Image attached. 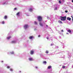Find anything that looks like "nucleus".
<instances>
[{
	"mask_svg": "<svg viewBox=\"0 0 73 73\" xmlns=\"http://www.w3.org/2000/svg\"><path fill=\"white\" fill-rule=\"evenodd\" d=\"M11 37V36H9V37L7 38L8 39V40H9V39Z\"/></svg>",
	"mask_w": 73,
	"mask_h": 73,
	"instance_id": "obj_17",
	"label": "nucleus"
},
{
	"mask_svg": "<svg viewBox=\"0 0 73 73\" xmlns=\"http://www.w3.org/2000/svg\"><path fill=\"white\" fill-rule=\"evenodd\" d=\"M46 53H47V54H48V53H49V52H48V51L47 50V51H46Z\"/></svg>",
	"mask_w": 73,
	"mask_h": 73,
	"instance_id": "obj_18",
	"label": "nucleus"
},
{
	"mask_svg": "<svg viewBox=\"0 0 73 73\" xmlns=\"http://www.w3.org/2000/svg\"><path fill=\"white\" fill-rule=\"evenodd\" d=\"M51 46H52V45H53V44H51Z\"/></svg>",
	"mask_w": 73,
	"mask_h": 73,
	"instance_id": "obj_33",
	"label": "nucleus"
},
{
	"mask_svg": "<svg viewBox=\"0 0 73 73\" xmlns=\"http://www.w3.org/2000/svg\"><path fill=\"white\" fill-rule=\"evenodd\" d=\"M58 22L59 23H60V24H62V22L60 20L58 21Z\"/></svg>",
	"mask_w": 73,
	"mask_h": 73,
	"instance_id": "obj_10",
	"label": "nucleus"
},
{
	"mask_svg": "<svg viewBox=\"0 0 73 73\" xmlns=\"http://www.w3.org/2000/svg\"><path fill=\"white\" fill-rule=\"evenodd\" d=\"M29 11L30 12H32V11H33V10H32V8H30V9H29Z\"/></svg>",
	"mask_w": 73,
	"mask_h": 73,
	"instance_id": "obj_14",
	"label": "nucleus"
},
{
	"mask_svg": "<svg viewBox=\"0 0 73 73\" xmlns=\"http://www.w3.org/2000/svg\"><path fill=\"white\" fill-rule=\"evenodd\" d=\"M7 17H8L7 16V15H5L3 18V19L6 20L7 19Z\"/></svg>",
	"mask_w": 73,
	"mask_h": 73,
	"instance_id": "obj_7",
	"label": "nucleus"
},
{
	"mask_svg": "<svg viewBox=\"0 0 73 73\" xmlns=\"http://www.w3.org/2000/svg\"><path fill=\"white\" fill-rule=\"evenodd\" d=\"M66 34H67V35H68V34H69V33H66Z\"/></svg>",
	"mask_w": 73,
	"mask_h": 73,
	"instance_id": "obj_35",
	"label": "nucleus"
},
{
	"mask_svg": "<svg viewBox=\"0 0 73 73\" xmlns=\"http://www.w3.org/2000/svg\"><path fill=\"white\" fill-rule=\"evenodd\" d=\"M9 68H10L9 66H7V68H8V69H9Z\"/></svg>",
	"mask_w": 73,
	"mask_h": 73,
	"instance_id": "obj_25",
	"label": "nucleus"
},
{
	"mask_svg": "<svg viewBox=\"0 0 73 73\" xmlns=\"http://www.w3.org/2000/svg\"><path fill=\"white\" fill-rule=\"evenodd\" d=\"M72 2L73 3V0H72Z\"/></svg>",
	"mask_w": 73,
	"mask_h": 73,
	"instance_id": "obj_34",
	"label": "nucleus"
},
{
	"mask_svg": "<svg viewBox=\"0 0 73 73\" xmlns=\"http://www.w3.org/2000/svg\"><path fill=\"white\" fill-rule=\"evenodd\" d=\"M71 17H72V18H73V16H71Z\"/></svg>",
	"mask_w": 73,
	"mask_h": 73,
	"instance_id": "obj_37",
	"label": "nucleus"
},
{
	"mask_svg": "<svg viewBox=\"0 0 73 73\" xmlns=\"http://www.w3.org/2000/svg\"><path fill=\"white\" fill-rule=\"evenodd\" d=\"M39 24L40 26H41V27H42V23H41V22H40Z\"/></svg>",
	"mask_w": 73,
	"mask_h": 73,
	"instance_id": "obj_11",
	"label": "nucleus"
},
{
	"mask_svg": "<svg viewBox=\"0 0 73 73\" xmlns=\"http://www.w3.org/2000/svg\"><path fill=\"white\" fill-rule=\"evenodd\" d=\"M36 68H37V67H35Z\"/></svg>",
	"mask_w": 73,
	"mask_h": 73,
	"instance_id": "obj_36",
	"label": "nucleus"
},
{
	"mask_svg": "<svg viewBox=\"0 0 73 73\" xmlns=\"http://www.w3.org/2000/svg\"><path fill=\"white\" fill-rule=\"evenodd\" d=\"M29 61L33 60V58H29Z\"/></svg>",
	"mask_w": 73,
	"mask_h": 73,
	"instance_id": "obj_5",
	"label": "nucleus"
},
{
	"mask_svg": "<svg viewBox=\"0 0 73 73\" xmlns=\"http://www.w3.org/2000/svg\"><path fill=\"white\" fill-rule=\"evenodd\" d=\"M37 19L39 21H42V18L41 17L39 16L37 17Z\"/></svg>",
	"mask_w": 73,
	"mask_h": 73,
	"instance_id": "obj_2",
	"label": "nucleus"
},
{
	"mask_svg": "<svg viewBox=\"0 0 73 73\" xmlns=\"http://www.w3.org/2000/svg\"><path fill=\"white\" fill-rule=\"evenodd\" d=\"M59 3H60V4L61 3V1H59Z\"/></svg>",
	"mask_w": 73,
	"mask_h": 73,
	"instance_id": "obj_19",
	"label": "nucleus"
},
{
	"mask_svg": "<svg viewBox=\"0 0 73 73\" xmlns=\"http://www.w3.org/2000/svg\"><path fill=\"white\" fill-rule=\"evenodd\" d=\"M67 32H69V33H70L71 32H72V31L70 30H68V31H67Z\"/></svg>",
	"mask_w": 73,
	"mask_h": 73,
	"instance_id": "obj_12",
	"label": "nucleus"
},
{
	"mask_svg": "<svg viewBox=\"0 0 73 73\" xmlns=\"http://www.w3.org/2000/svg\"><path fill=\"white\" fill-rule=\"evenodd\" d=\"M2 23L3 24H4L5 23V22H4V21H3L2 22Z\"/></svg>",
	"mask_w": 73,
	"mask_h": 73,
	"instance_id": "obj_22",
	"label": "nucleus"
},
{
	"mask_svg": "<svg viewBox=\"0 0 73 73\" xmlns=\"http://www.w3.org/2000/svg\"><path fill=\"white\" fill-rule=\"evenodd\" d=\"M34 23L36 25H37V22L36 21H35L34 22Z\"/></svg>",
	"mask_w": 73,
	"mask_h": 73,
	"instance_id": "obj_15",
	"label": "nucleus"
},
{
	"mask_svg": "<svg viewBox=\"0 0 73 73\" xmlns=\"http://www.w3.org/2000/svg\"><path fill=\"white\" fill-rule=\"evenodd\" d=\"M46 61H44L43 62V64H46Z\"/></svg>",
	"mask_w": 73,
	"mask_h": 73,
	"instance_id": "obj_21",
	"label": "nucleus"
},
{
	"mask_svg": "<svg viewBox=\"0 0 73 73\" xmlns=\"http://www.w3.org/2000/svg\"><path fill=\"white\" fill-rule=\"evenodd\" d=\"M40 37V35H38V37Z\"/></svg>",
	"mask_w": 73,
	"mask_h": 73,
	"instance_id": "obj_32",
	"label": "nucleus"
},
{
	"mask_svg": "<svg viewBox=\"0 0 73 73\" xmlns=\"http://www.w3.org/2000/svg\"><path fill=\"white\" fill-rule=\"evenodd\" d=\"M57 8L56 7L55 9H54V10L55 11H56V10H57Z\"/></svg>",
	"mask_w": 73,
	"mask_h": 73,
	"instance_id": "obj_20",
	"label": "nucleus"
},
{
	"mask_svg": "<svg viewBox=\"0 0 73 73\" xmlns=\"http://www.w3.org/2000/svg\"><path fill=\"white\" fill-rule=\"evenodd\" d=\"M10 71H12L13 70L12 69H10Z\"/></svg>",
	"mask_w": 73,
	"mask_h": 73,
	"instance_id": "obj_27",
	"label": "nucleus"
},
{
	"mask_svg": "<svg viewBox=\"0 0 73 73\" xmlns=\"http://www.w3.org/2000/svg\"><path fill=\"white\" fill-rule=\"evenodd\" d=\"M65 12L66 13H68V11H65Z\"/></svg>",
	"mask_w": 73,
	"mask_h": 73,
	"instance_id": "obj_26",
	"label": "nucleus"
},
{
	"mask_svg": "<svg viewBox=\"0 0 73 73\" xmlns=\"http://www.w3.org/2000/svg\"><path fill=\"white\" fill-rule=\"evenodd\" d=\"M28 27H29L28 25H25L24 26V28L25 29H27Z\"/></svg>",
	"mask_w": 73,
	"mask_h": 73,
	"instance_id": "obj_3",
	"label": "nucleus"
},
{
	"mask_svg": "<svg viewBox=\"0 0 73 73\" xmlns=\"http://www.w3.org/2000/svg\"><path fill=\"white\" fill-rule=\"evenodd\" d=\"M14 10H16L17 9V8H15L14 9Z\"/></svg>",
	"mask_w": 73,
	"mask_h": 73,
	"instance_id": "obj_28",
	"label": "nucleus"
},
{
	"mask_svg": "<svg viewBox=\"0 0 73 73\" xmlns=\"http://www.w3.org/2000/svg\"><path fill=\"white\" fill-rule=\"evenodd\" d=\"M72 20L73 21V18H72Z\"/></svg>",
	"mask_w": 73,
	"mask_h": 73,
	"instance_id": "obj_38",
	"label": "nucleus"
},
{
	"mask_svg": "<svg viewBox=\"0 0 73 73\" xmlns=\"http://www.w3.org/2000/svg\"><path fill=\"white\" fill-rule=\"evenodd\" d=\"M62 68L63 69H64V68H65V66H62Z\"/></svg>",
	"mask_w": 73,
	"mask_h": 73,
	"instance_id": "obj_23",
	"label": "nucleus"
},
{
	"mask_svg": "<svg viewBox=\"0 0 73 73\" xmlns=\"http://www.w3.org/2000/svg\"><path fill=\"white\" fill-rule=\"evenodd\" d=\"M16 42V41H13L11 42V43H15Z\"/></svg>",
	"mask_w": 73,
	"mask_h": 73,
	"instance_id": "obj_16",
	"label": "nucleus"
},
{
	"mask_svg": "<svg viewBox=\"0 0 73 73\" xmlns=\"http://www.w3.org/2000/svg\"><path fill=\"white\" fill-rule=\"evenodd\" d=\"M19 14H20V12H19L17 13L16 15H17V16H20Z\"/></svg>",
	"mask_w": 73,
	"mask_h": 73,
	"instance_id": "obj_8",
	"label": "nucleus"
},
{
	"mask_svg": "<svg viewBox=\"0 0 73 73\" xmlns=\"http://www.w3.org/2000/svg\"><path fill=\"white\" fill-rule=\"evenodd\" d=\"M30 53L31 54H33L34 53V51H33L32 50L30 52Z\"/></svg>",
	"mask_w": 73,
	"mask_h": 73,
	"instance_id": "obj_4",
	"label": "nucleus"
},
{
	"mask_svg": "<svg viewBox=\"0 0 73 73\" xmlns=\"http://www.w3.org/2000/svg\"><path fill=\"white\" fill-rule=\"evenodd\" d=\"M47 19H48V20H49V19H50V18H49V17H47Z\"/></svg>",
	"mask_w": 73,
	"mask_h": 73,
	"instance_id": "obj_24",
	"label": "nucleus"
},
{
	"mask_svg": "<svg viewBox=\"0 0 73 73\" xmlns=\"http://www.w3.org/2000/svg\"><path fill=\"white\" fill-rule=\"evenodd\" d=\"M19 72H20H20H21V71H19Z\"/></svg>",
	"mask_w": 73,
	"mask_h": 73,
	"instance_id": "obj_40",
	"label": "nucleus"
},
{
	"mask_svg": "<svg viewBox=\"0 0 73 73\" xmlns=\"http://www.w3.org/2000/svg\"><path fill=\"white\" fill-rule=\"evenodd\" d=\"M67 19L68 20H69V21L71 20V18H70L69 17H67Z\"/></svg>",
	"mask_w": 73,
	"mask_h": 73,
	"instance_id": "obj_6",
	"label": "nucleus"
},
{
	"mask_svg": "<svg viewBox=\"0 0 73 73\" xmlns=\"http://www.w3.org/2000/svg\"><path fill=\"white\" fill-rule=\"evenodd\" d=\"M11 54H14V52H11Z\"/></svg>",
	"mask_w": 73,
	"mask_h": 73,
	"instance_id": "obj_31",
	"label": "nucleus"
},
{
	"mask_svg": "<svg viewBox=\"0 0 73 73\" xmlns=\"http://www.w3.org/2000/svg\"><path fill=\"white\" fill-rule=\"evenodd\" d=\"M61 32H64V31H63V30H61Z\"/></svg>",
	"mask_w": 73,
	"mask_h": 73,
	"instance_id": "obj_29",
	"label": "nucleus"
},
{
	"mask_svg": "<svg viewBox=\"0 0 73 73\" xmlns=\"http://www.w3.org/2000/svg\"><path fill=\"white\" fill-rule=\"evenodd\" d=\"M60 17L61 18L60 19V20L61 21H65V20H66V17L65 16L63 17L62 16H60Z\"/></svg>",
	"mask_w": 73,
	"mask_h": 73,
	"instance_id": "obj_1",
	"label": "nucleus"
},
{
	"mask_svg": "<svg viewBox=\"0 0 73 73\" xmlns=\"http://www.w3.org/2000/svg\"><path fill=\"white\" fill-rule=\"evenodd\" d=\"M46 27H48V25H46Z\"/></svg>",
	"mask_w": 73,
	"mask_h": 73,
	"instance_id": "obj_39",
	"label": "nucleus"
},
{
	"mask_svg": "<svg viewBox=\"0 0 73 73\" xmlns=\"http://www.w3.org/2000/svg\"><path fill=\"white\" fill-rule=\"evenodd\" d=\"M51 68H52V66H49L48 67V68L49 69H51Z\"/></svg>",
	"mask_w": 73,
	"mask_h": 73,
	"instance_id": "obj_9",
	"label": "nucleus"
},
{
	"mask_svg": "<svg viewBox=\"0 0 73 73\" xmlns=\"http://www.w3.org/2000/svg\"><path fill=\"white\" fill-rule=\"evenodd\" d=\"M46 38L47 39V40H48V39H49V38L48 37H47Z\"/></svg>",
	"mask_w": 73,
	"mask_h": 73,
	"instance_id": "obj_30",
	"label": "nucleus"
},
{
	"mask_svg": "<svg viewBox=\"0 0 73 73\" xmlns=\"http://www.w3.org/2000/svg\"><path fill=\"white\" fill-rule=\"evenodd\" d=\"M33 36H30L29 37V39H32V38H33Z\"/></svg>",
	"mask_w": 73,
	"mask_h": 73,
	"instance_id": "obj_13",
	"label": "nucleus"
}]
</instances>
